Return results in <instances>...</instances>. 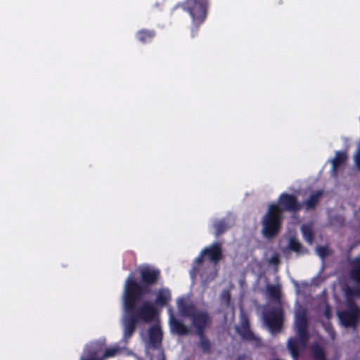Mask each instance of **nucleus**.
Masks as SVG:
<instances>
[{"instance_id": "1", "label": "nucleus", "mask_w": 360, "mask_h": 360, "mask_svg": "<svg viewBox=\"0 0 360 360\" xmlns=\"http://www.w3.org/2000/svg\"><path fill=\"white\" fill-rule=\"evenodd\" d=\"M141 282L130 274L126 279L124 291L127 292L128 302H132L141 295H147L151 293V287L158 283L160 277V271L158 269L146 266L139 271Z\"/></svg>"}, {"instance_id": "2", "label": "nucleus", "mask_w": 360, "mask_h": 360, "mask_svg": "<svg viewBox=\"0 0 360 360\" xmlns=\"http://www.w3.org/2000/svg\"><path fill=\"white\" fill-rule=\"evenodd\" d=\"M297 337L290 338L287 342V348L294 360H298L301 352L307 347L309 339L308 333L309 320L305 309L299 311L295 319Z\"/></svg>"}, {"instance_id": "3", "label": "nucleus", "mask_w": 360, "mask_h": 360, "mask_svg": "<svg viewBox=\"0 0 360 360\" xmlns=\"http://www.w3.org/2000/svg\"><path fill=\"white\" fill-rule=\"evenodd\" d=\"M146 295L135 299L132 302H128L127 292L123 291V304L127 316L134 318L137 322L150 323L152 322L158 315V310L155 305L148 302H143L136 307V304L141 302Z\"/></svg>"}, {"instance_id": "4", "label": "nucleus", "mask_w": 360, "mask_h": 360, "mask_svg": "<svg viewBox=\"0 0 360 360\" xmlns=\"http://www.w3.org/2000/svg\"><path fill=\"white\" fill-rule=\"evenodd\" d=\"M209 0H185L178 4L176 7H181L190 15L192 22L191 25V36L195 37L201 25L205 21L207 15Z\"/></svg>"}, {"instance_id": "5", "label": "nucleus", "mask_w": 360, "mask_h": 360, "mask_svg": "<svg viewBox=\"0 0 360 360\" xmlns=\"http://www.w3.org/2000/svg\"><path fill=\"white\" fill-rule=\"evenodd\" d=\"M277 207L269 205L266 214L262 219V233L266 238L276 236L281 228L283 215L277 210Z\"/></svg>"}, {"instance_id": "6", "label": "nucleus", "mask_w": 360, "mask_h": 360, "mask_svg": "<svg viewBox=\"0 0 360 360\" xmlns=\"http://www.w3.org/2000/svg\"><path fill=\"white\" fill-rule=\"evenodd\" d=\"M348 310L340 311L338 316L345 327H356L360 321V308L353 300H347Z\"/></svg>"}, {"instance_id": "7", "label": "nucleus", "mask_w": 360, "mask_h": 360, "mask_svg": "<svg viewBox=\"0 0 360 360\" xmlns=\"http://www.w3.org/2000/svg\"><path fill=\"white\" fill-rule=\"evenodd\" d=\"M284 313L281 305L272 307L264 314V320L269 330L274 332H279L283 325Z\"/></svg>"}, {"instance_id": "8", "label": "nucleus", "mask_w": 360, "mask_h": 360, "mask_svg": "<svg viewBox=\"0 0 360 360\" xmlns=\"http://www.w3.org/2000/svg\"><path fill=\"white\" fill-rule=\"evenodd\" d=\"M277 207V211L283 215L284 212H290L293 213L301 210L302 205L300 204L297 197L293 194L283 193L279 195L277 204H270Z\"/></svg>"}, {"instance_id": "9", "label": "nucleus", "mask_w": 360, "mask_h": 360, "mask_svg": "<svg viewBox=\"0 0 360 360\" xmlns=\"http://www.w3.org/2000/svg\"><path fill=\"white\" fill-rule=\"evenodd\" d=\"M202 251L205 257L214 265H217L223 258L222 244L220 242H214Z\"/></svg>"}, {"instance_id": "10", "label": "nucleus", "mask_w": 360, "mask_h": 360, "mask_svg": "<svg viewBox=\"0 0 360 360\" xmlns=\"http://www.w3.org/2000/svg\"><path fill=\"white\" fill-rule=\"evenodd\" d=\"M191 319L198 336L205 333L206 328L211 323V318L207 311H198Z\"/></svg>"}, {"instance_id": "11", "label": "nucleus", "mask_w": 360, "mask_h": 360, "mask_svg": "<svg viewBox=\"0 0 360 360\" xmlns=\"http://www.w3.org/2000/svg\"><path fill=\"white\" fill-rule=\"evenodd\" d=\"M238 334L242 340L247 342H258L259 339L254 334L250 329V322L247 318L243 319L240 326L236 328Z\"/></svg>"}, {"instance_id": "12", "label": "nucleus", "mask_w": 360, "mask_h": 360, "mask_svg": "<svg viewBox=\"0 0 360 360\" xmlns=\"http://www.w3.org/2000/svg\"><path fill=\"white\" fill-rule=\"evenodd\" d=\"M171 299V291L168 288H160L157 292L153 304L160 308H163L169 304Z\"/></svg>"}, {"instance_id": "13", "label": "nucleus", "mask_w": 360, "mask_h": 360, "mask_svg": "<svg viewBox=\"0 0 360 360\" xmlns=\"http://www.w3.org/2000/svg\"><path fill=\"white\" fill-rule=\"evenodd\" d=\"M347 160V155L346 152L344 151H336L335 156L332 160V168L331 172L333 176H336L338 174V171L339 167L345 163Z\"/></svg>"}, {"instance_id": "14", "label": "nucleus", "mask_w": 360, "mask_h": 360, "mask_svg": "<svg viewBox=\"0 0 360 360\" xmlns=\"http://www.w3.org/2000/svg\"><path fill=\"white\" fill-rule=\"evenodd\" d=\"M323 194L322 190H319L311 193L309 198L303 202V205L305 207L307 211L314 210L318 205L320 198Z\"/></svg>"}, {"instance_id": "15", "label": "nucleus", "mask_w": 360, "mask_h": 360, "mask_svg": "<svg viewBox=\"0 0 360 360\" xmlns=\"http://www.w3.org/2000/svg\"><path fill=\"white\" fill-rule=\"evenodd\" d=\"M149 340L153 347H156L160 344L162 338V333L159 326H153L148 330Z\"/></svg>"}, {"instance_id": "16", "label": "nucleus", "mask_w": 360, "mask_h": 360, "mask_svg": "<svg viewBox=\"0 0 360 360\" xmlns=\"http://www.w3.org/2000/svg\"><path fill=\"white\" fill-rule=\"evenodd\" d=\"M350 265L349 277L355 283L360 285V257L354 258L351 261Z\"/></svg>"}, {"instance_id": "17", "label": "nucleus", "mask_w": 360, "mask_h": 360, "mask_svg": "<svg viewBox=\"0 0 360 360\" xmlns=\"http://www.w3.org/2000/svg\"><path fill=\"white\" fill-rule=\"evenodd\" d=\"M156 35L153 30L141 29L136 33V37L141 44L150 43Z\"/></svg>"}, {"instance_id": "18", "label": "nucleus", "mask_w": 360, "mask_h": 360, "mask_svg": "<svg viewBox=\"0 0 360 360\" xmlns=\"http://www.w3.org/2000/svg\"><path fill=\"white\" fill-rule=\"evenodd\" d=\"M213 227L215 230L214 236L219 238L221 235L229 230L230 226L224 219L215 220L213 223Z\"/></svg>"}, {"instance_id": "19", "label": "nucleus", "mask_w": 360, "mask_h": 360, "mask_svg": "<svg viewBox=\"0 0 360 360\" xmlns=\"http://www.w3.org/2000/svg\"><path fill=\"white\" fill-rule=\"evenodd\" d=\"M171 327L176 333L180 335H188L190 332L188 328L184 323L174 318L171 320Z\"/></svg>"}, {"instance_id": "20", "label": "nucleus", "mask_w": 360, "mask_h": 360, "mask_svg": "<svg viewBox=\"0 0 360 360\" xmlns=\"http://www.w3.org/2000/svg\"><path fill=\"white\" fill-rule=\"evenodd\" d=\"M138 323L134 318L127 316L124 325V336L126 338H130L133 335Z\"/></svg>"}, {"instance_id": "21", "label": "nucleus", "mask_w": 360, "mask_h": 360, "mask_svg": "<svg viewBox=\"0 0 360 360\" xmlns=\"http://www.w3.org/2000/svg\"><path fill=\"white\" fill-rule=\"evenodd\" d=\"M266 290L269 296L271 299L275 301L280 302L281 297V291L279 285H269Z\"/></svg>"}, {"instance_id": "22", "label": "nucleus", "mask_w": 360, "mask_h": 360, "mask_svg": "<svg viewBox=\"0 0 360 360\" xmlns=\"http://www.w3.org/2000/svg\"><path fill=\"white\" fill-rule=\"evenodd\" d=\"M179 309L183 315L188 316L191 319L193 317V315L198 311L193 304H186L184 302L179 304Z\"/></svg>"}, {"instance_id": "23", "label": "nucleus", "mask_w": 360, "mask_h": 360, "mask_svg": "<svg viewBox=\"0 0 360 360\" xmlns=\"http://www.w3.org/2000/svg\"><path fill=\"white\" fill-rule=\"evenodd\" d=\"M311 353L314 360H326L324 349L319 345H314L311 347Z\"/></svg>"}, {"instance_id": "24", "label": "nucleus", "mask_w": 360, "mask_h": 360, "mask_svg": "<svg viewBox=\"0 0 360 360\" xmlns=\"http://www.w3.org/2000/svg\"><path fill=\"white\" fill-rule=\"evenodd\" d=\"M205 257V255L203 254L202 251H201L200 255L196 257L193 262V267L191 271V276H195L200 273V267L202 266Z\"/></svg>"}, {"instance_id": "25", "label": "nucleus", "mask_w": 360, "mask_h": 360, "mask_svg": "<svg viewBox=\"0 0 360 360\" xmlns=\"http://www.w3.org/2000/svg\"><path fill=\"white\" fill-rule=\"evenodd\" d=\"M302 233L304 239L309 243L311 244L314 240V233L311 228L307 225H303L301 228Z\"/></svg>"}, {"instance_id": "26", "label": "nucleus", "mask_w": 360, "mask_h": 360, "mask_svg": "<svg viewBox=\"0 0 360 360\" xmlns=\"http://www.w3.org/2000/svg\"><path fill=\"white\" fill-rule=\"evenodd\" d=\"M200 338V345L205 354H210L212 352V347L210 340L206 338L205 333L202 335V336H199Z\"/></svg>"}, {"instance_id": "27", "label": "nucleus", "mask_w": 360, "mask_h": 360, "mask_svg": "<svg viewBox=\"0 0 360 360\" xmlns=\"http://www.w3.org/2000/svg\"><path fill=\"white\" fill-rule=\"evenodd\" d=\"M288 248L292 251H294L297 253H300L302 252V244L295 238H290L288 243Z\"/></svg>"}, {"instance_id": "28", "label": "nucleus", "mask_w": 360, "mask_h": 360, "mask_svg": "<svg viewBox=\"0 0 360 360\" xmlns=\"http://www.w3.org/2000/svg\"><path fill=\"white\" fill-rule=\"evenodd\" d=\"M316 252L321 259H325L330 253L327 246H318L316 248Z\"/></svg>"}, {"instance_id": "29", "label": "nucleus", "mask_w": 360, "mask_h": 360, "mask_svg": "<svg viewBox=\"0 0 360 360\" xmlns=\"http://www.w3.org/2000/svg\"><path fill=\"white\" fill-rule=\"evenodd\" d=\"M119 351L120 348L118 347H108L105 350L103 353V357L106 359L113 357L118 353Z\"/></svg>"}, {"instance_id": "30", "label": "nucleus", "mask_w": 360, "mask_h": 360, "mask_svg": "<svg viewBox=\"0 0 360 360\" xmlns=\"http://www.w3.org/2000/svg\"><path fill=\"white\" fill-rule=\"evenodd\" d=\"M346 295L347 296H352V295H357L360 296V288H356V289H351L347 288L346 290Z\"/></svg>"}, {"instance_id": "31", "label": "nucleus", "mask_w": 360, "mask_h": 360, "mask_svg": "<svg viewBox=\"0 0 360 360\" xmlns=\"http://www.w3.org/2000/svg\"><path fill=\"white\" fill-rule=\"evenodd\" d=\"M354 162H355L356 167L360 171V148H359L356 150V151L354 154Z\"/></svg>"}, {"instance_id": "32", "label": "nucleus", "mask_w": 360, "mask_h": 360, "mask_svg": "<svg viewBox=\"0 0 360 360\" xmlns=\"http://www.w3.org/2000/svg\"><path fill=\"white\" fill-rule=\"evenodd\" d=\"M80 360H101L96 356V354H93L87 357H82Z\"/></svg>"}, {"instance_id": "33", "label": "nucleus", "mask_w": 360, "mask_h": 360, "mask_svg": "<svg viewBox=\"0 0 360 360\" xmlns=\"http://www.w3.org/2000/svg\"><path fill=\"white\" fill-rule=\"evenodd\" d=\"M324 314L326 318L330 319L331 317V311L330 309L328 306L326 307V310L324 311Z\"/></svg>"}, {"instance_id": "34", "label": "nucleus", "mask_w": 360, "mask_h": 360, "mask_svg": "<svg viewBox=\"0 0 360 360\" xmlns=\"http://www.w3.org/2000/svg\"><path fill=\"white\" fill-rule=\"evenodd\" d=\"M224 297L226 299V305L229 306L230 304V302H231V295H230L229 292H226L224 295Z\"/></svg>"}, {"instance_id": "35", "label": "nucleus", "mask_w": 360, "mask_h": 360, "mask_svg": "<svg viewBox=\"0 0 360 360\" xmlns=\"http://www.w3.org/2000/svg\"><path fill=\"white\" fill-rule=\"evenodd\" d=\"M271 262L274 264H277L279 262L278 257L277 256H274L271 258Z\"/></svg>"}, {"instance_id": "36", "label": "nucleus", "mask_w": 360, "mask_h": 360, "mask_svg": "<svg viewBox=\"0 0 360 360\" xmlns=\"http://www.w3.org/2000/svg\"><path fill=\"white\" fill-rule=\"evenodd\" d=\"M237 360H251V359L245 355H240L238 357Z\"/></svg>"}, {"instance_id": "37", "label": "nucleus", "mask_w": 360, "mask_h": 360, "mask_svg": "<svg viewBox=\"0 0 360 360\" xmlns=\"http://www.w3.org/2000/svg\"><path fill=\"white\" fill-rule=\"evenodd\" d=\"M216 276H217V273L215 272V273H214V274H212V277H211L209 280L210 281V280L214 279V277H215Z\"/></svg>"}]
</instances>
